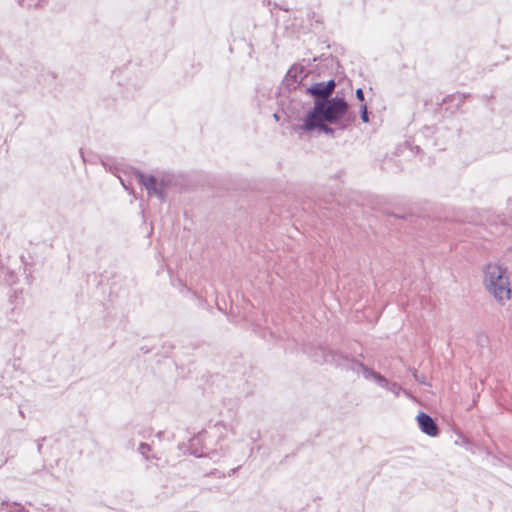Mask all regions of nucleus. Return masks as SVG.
<instances>
[{
    "mask_svg": "<svg viewBox=\"0 0 512 512\" xmlns=\"http://www.w3.org/2000/svg\"><path fill=\"white\" fill-rule=\"evenodd\" d=\"M326 123H328L326 120L321 119L319 117L310 120V115L307 114L304 120V124L301 126V129L305 131H313L315 129H318L319 131L325 134H333V128L328 126Z\"/></svg>",
    "mask_w": 512,
    "mask_h": 512,
    "instance_id": "39448f33",
    "label": "nucleus"
},
{
    "mask_svg": "<svg viewBox=\"0 0 512 512\" xmlns=\"http://www.w3.org/2000/svg\"><path fill=\"white\" fill-rule=\"evenodd\" d=\"M360 114H361L360 116H361L362 121L367 123L369 121V117H368V110H367L366 104L361 105Z\"/></svg>",
    "mask_w": 512,
    "mask_h": 512,
    "instance_id": "9b49d317",
    "label": "nucleus"
},
{
    "mask_svg": "<svg viewBox=\"0 0 512 512\" xmlns=\"http://www.w3.org/2000/svg\"><path fill=\"white\" fill-rule=\"evenodd\" d=\"M336 83L333 79L328 82H317L306 89L307 93L316 99H329L335 89Z\"/></svg>",
    "mask_w": 512,
    "mask_h": 512,
    "instance_id": "20e7f679",
    "label": "nucleus"
},
{
    "mask_svg": "<svg viewBox=\"0 0 512 512\" xmlns=\"http://www.w3.org/2000/svg\"><path fill=\"white\" fill-rule=\"evenodd\" d=\"M355 95H356V98H357L359 101H361V102H363V101H364V92H363V90H362L361 88H358V89L356 90Z\"/></svg>",
    "mask_w": 512,
    "mask_h": 512,
    "instance_id": "ddd939ff",
    "label": "nucleus"
},
{
    "mask_svg": "<svg viewBox=\"0 0 512 512\" xmlns=\"http://www.w3.org/2000/svg\"><path fill=\"white\" fill-rule=\"evenodd\" d=\"M136 177L139 183L145 187L150 196L153 195L161 201L164 200L162 184L158 183L156 177L152 175H145L141 172H137Z\"/></svg>",
    "mask_w": 512,
    "mask_h": 512,
    "instance_id": "7ed1b4c3",
    "label": "nucleus"
},
{
    "mask_svg": "<svg viewBox=\"0 0 512 512\" xmlns=\"http://www.w3.org/2000/svg\"><path fill=\"white\" fill-rule=\"evenodd\" d=\"M0 512H28L23 506L17 503L2 502Z\"/></svg>",
    "mask_w": 512,
    "mask_h": 512,
    "instance_id": "6e6552de",
    "label": "nucleus"
},
{
    "mask_svg": "<svg viewBox=\"0 0 512 512\" xmlns=\"http://www.w3.org/2000/svg\"><path fill=\"white\" fill-rule=\"evenodd\" d=\"M386 390L390 391L392 394H394L395 397H399V395H400V393L402 391V388L396 382H391V384L389 385L388 389H386Z\"/></svg>",
    "mask_w": 512,
    "mask_h": 512,
    "instance_id": "1a4fd4ad",
    "label": "nucleus"
},
{
    "mask_svg": "<svg viewBox=\"0 0 512 512\" xmlns=\"http://www.w3.org/2000/svg\"><path fill=\"white\" fill-rule=\"evenodd\" d=\"M151 450L150 446L147 443H141L138 451L146 458L148 459L147 453Z\"/></svg>",
    "mask_w": 512,
    "mask_h": 512,
    "instance_id": "f8f14e48",
    "label": "nucleus"
},
{
    "mask_svg": "<svg viewBox=\"0 0 512 512\" xmlns=\"http://www.w3.org/2000/svg\"><path fill=\"white\" fill-rule=\"evenodd\" d=\"M20 5L28 8L37 7L40 0H19Z\"/></svg>",
    "mask_w": 512,
    "mask_h": 512,
    "instance_id": "9d476101",
    "label": "nucleus"
},
{
    "mask_svg": "<svg viewBox=\"0 0 512 512\" xmlns=\"http://www.w3.org/2000/svg\"><path fill=\"white\" fill-rule=\"evenodd\" d=\"M360 371L363 375V377L366 380H372L374 381L378 386L388 389L389 385L391 384L390 381H388L384 376H382L380 373L376 372L373 369H370L362 364H359Z\"/></svg>",
    "mask_w": 512,
    "mask_h": 512,
    "instance_id": "0eeeda50",
    "label": "nucleus"
},
{
    "mask_svg": "<svg viewBox=\"0 0 512 512\" xmlns=\"http://www.w3.org/2000/svg\"><path fill=\"white\" fill-rule=\"evenodd\" d=\"M296 72H297V68L296 67H293L291 68L288 73H287V76L288 77H293L295 78V81H297V75H296Z\"/></svg>",
    "mask_w": 512,
    "mask_h": 512,
    "instance_id": "4468645a",
    "label": "nucleus"
},
{
    "mask_svg": "<svg viewBox=\"0 0 512 512\" xmlns=\"http://www.w3.org/2000/svg\"><path fill=\"white\" fill-rule=\"evenodd\" d=\"M348 108L349 105L343 97L336 96L329 99H316L308 115H310V120L319 117L333 124L343 119Z\"/></svg>",
    "mask_w": 512,
    "mask_h": 512,
    "instance_id": "f257e3e1",
    "label": "nucleus"
},
{
    "mask_svg": "<svg viewBox=\"0 0 512 512\" xmlns=\"http://www.w3.org/2000/svg\"><path fill=\"white\" fill-rule=\"evenodd\" d=\"M417 422L420 430L428 436L435 437L438 435V427L431 416L424 412L417 415Z\"/></svg>",
    "mask_w": 512,
    "mask_h": 512,
    "instance_id": "423d86ee",
    "label": "nucleus"
},
{
    "mask_svg": "<svg viewBox=\"0 0 512 512\" xmlns=\"http://www.w3.org/2000/svg\"><path fill=\"white\" fill-rule=\"evenodd\" d=\"M484 275V285L497 301L503 302L510 298V284L506 271L502 267L488 264Z\"/></svg>",
    "mask_w": 512,
    "mask_h": 512,
    "instance_id": "f03ea898",
    "label": "nucleus"
}]
</instances>
